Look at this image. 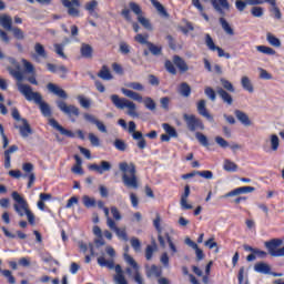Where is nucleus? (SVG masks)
Wrapping results in <instances>:
<instances>
[{
    "mask_svg": "<svg viewBox=\"0 0 284 284\" xmlns=\"http://www.w3.org/2000/svg\"><path fill=\"white\" fill-rule=\"evenodd\" d=\"M18 91L28 101H33L36 105H39L41 114L47 118L52 116V109L48 102L43 101V97L39 92L32 91V87L29 84L18 83Z\"/></svg>",
    "mask_w": 284,
    "mask_h": 284,
    "instance_id": "obj_1",
    "label": "nucleus"
},
{
    "mask_svg": "<svg viewBox=\"0 0 284 284\" xmlns=\"http://www.w3.org/2000/svg\"><path fill=\"white\" fill-rule=\"evenodd\" d=\"M119 169L122 172V182L124 183L125 187L138 190L139 179L136 178V166L134 163L128 164V162H121L119 164Z\"/></svg>",
    "mask_w": 284,
    "mask_h": 284,
    "instance_id": "obj_2",
    "label": "nucleus"
},
{
    "mask_svg": "<svg viewBox=\"0 0 284 284\" xmlns=\"http://www.w3.org/2000/svg\"><path fill=\"white\" fill-rule=\"evenodd\" d=\"M13 201L16 202L13 204V209L17 212V214L21 217L27 216L28 222L30 225H34V214L32 211H30V205L28 204V201L19 194V192L13 191L11 194Z\"/></svg>",
    "mask_w": 284,
    "mask_h": 284,
    "instance_id": "obj_3",
    "label": "nucleus"
},
{
    "mask_svg": "<svg viewBox=\"0 0 284 284\" xmlns=\"http://www.w3.org/2000/svg\"><path fill=\"white\" fill-rule=\"evenodd\" d=\"M111 102L118 110H125L126 108V114L131 116L132 119H139V112L136 111V103H134L132 100H128L125 98H120L116 94H112L110 97Z\"/></svg>",
    "mask_w": 284,
    "mask_h": 284,
    "instance_id": "obj_4",
    "label": "nucleus"
},
{
    "mask_svg": "<svg viewBox=\"0 0 284 284\" xmlns=\"http://www.w3.org/2000/svg\"><path fill=\"white\" fill-rule=\"evenodd\" d=\"M124 261L130 265L131 267H126L125 272L130 276H132L133 281L136 284H145V281L143 280V275H141V266H139V263L132 257L130 254L124 253Z\"/></svg>",
    "mask_w": 284,
    "mask_h": 284,
    "instance_id": "obj_5",
    "label": "nucleus"
},
{
    "mask_svg": "<svg viewBox=\"0 0 284 284\" xmlns=\"http://www.w3.org/2000/svg\"><path fill=\"white\" fill-rule=\"evenodd\" d=\"M220 83L222 88L217 87L216 93L219 94L220 99H222L223 103H226V105H232V103H234V99L229 92H236V89H234V84H232L230 80L224 78L220 79Z\"/></svg>",
    "mask_w": 284,
    "mask_h": 284,
    "instance_id": "obj_6",
    "label": "nucleus"
},
{
    "mask_svg": "<svg viewBox=\"0 0 284 284\" xmlns=\"http://www.w3.org/2000/svg\"><path fill=\"white\" fill-rule=\"evenodd\" d=\"M264 245L271 256H274V257L284 256V246L282 248H278L281 247V245H283V240L273 239L271 241L265 242Z\"/></svg>",
    "mask_w": 284,
    "mask_h": 284,
    "instance_id": "obj_7",
    "label": "nucleus"
},
{
    "mask_svg": "<svg viewBox=\"0 0 284 284\" xmlns=\"http://www.w3.org/2000/svg\"><path fill=\"white\" fill-rule=\"evenodd\" d=\"M106 254L110 255L111 258L105 260L104 256H100L98 257V265H100V267H108L109 270L116 271L118 265L114 266V257L116 256V252L111 246H108Z\"/></svg>",
    "mask_w": 284,
    "mask_h": 284,
    "instance_id": "obj_8",
    "label": "nucleus"
},
{
    "mask_svg": "<svg viewBox=\"0 0 284 284\" xmlns=\"http://www.w3.org/2000/svg\"><path fill=\"white\" fill-rule=\"evenodd\" d=\"M130 8L134 14L138 17L139 23L145 28V30H152V23H150V20L143 16V11L141 10V7L134 2L130 3Z\"/></svg>",
    "mask_w": 284,
    "mask_h": 284,
    "instance_id": "obj_9",
    "label": "nucleus"
},
{
    "mask_svg": "<svg viewBox=\"0 0 284 284\" xmlns=\"http://www.w3.org/2000/svg\"><path fill=\"white\" fill-rule=\"evenodd\" d=\"M205 44L206 48H209V50H211V52H217V57L220 58H225V59H231L230 53H225V51L220 48L216 47V44L214 43V40L212 39V36H210V33L205 34Z\"/></svg>",
    "mask_w": 284,
    "mask_h": 284,
    "instance_id": "obj_10",
    "label": "nucleus"
},
{
    "mask_svg": "<svg viewBox=\"0 0 284 284\" xmlns=\"http://www.w3.org/2000/svg\"><path fill=\"white\" fill-rule=\"evenodd\" d=\"M184 121L191 132L196 131L197 128H200V130H203L205 128L203 125V122L195 115L184 114Z\"/></svg>",
    "mask_w": 284,
    "mask_h": 284,
    "instance_id": "obj_11",
    "label": "nucleus"
},
{
    "mask_svg": "<svg viewBox=\"0 0 284 284\" xmlns=\"http://www.w3.org/2000/svg\"><path fill=\"white\" fill-rule=\"evenodd\" d=\"M57 105L60 111L63 112V114H67V116H79V108L72 104H68L64 101H57Z\"/></svg>",
    "mask_w": 284,
    "mask_h": 284,
    "instance_id": "obj_12",
    "label": "nucleus"
},
{
    "mask_svg": "<svg viewBox=\"0 0 284 284\" xmlns=\"http://www.w3.org/2000/svg\"><path fill=\"white\" fill-rule=\"evenodd\" d=\"M49 125H51V128H53L54 130H57L58 132H60V134H62L63 136H69V139H74L75 134L74 132L67 130L65 128H63L61 124H59V122L57 120H54L53 118L49 119Z\"/></svg>",
    "mask_w": 284,
    "mask_h": 284,
    "instance_id": "obj_13",
    "label": "nucleus"
},
{
    "mask_svg": "<svg viewBox=\"0 0 284 284\" xmlns=\"http://www.w3.org/2000/svg\"><path fill=\"white\" fill-rule=\"evenodd\" d=\"M34 52L32 53V60L37 61V63H41V59H48V52L45 51V48L43 44L37 42L34 44Z\"/></svg>",
    "mask_w": 284,
    "mask_h": 284,
    "instance_id": "obj_14",
    "label": "nucleus"
},
{
    "mask_svg": "<svg viewBox=\"0 0 284 284\" xmlns=\"http://www.w3.org/2000/svg\"><path fill=\"white\" fill-rule=\"evenodd\" d=\"M16 130H19L20 136L22 139H28L30 134H32V128L30 126V123H28V120L22 119L21 124H14Z\"/></svg>",
    "mask_w": 284,
    "mask_h": 284,
    "instance_id": "obj_15",
    "label": "nucleus"
},
{
    "mask_svg": "<svg viewBox=\"0 0 284 284\" xmlns=\"http://www.w3.org/2000/svg\"><path fill=\"white\" fill-rule=\"evenodd\" d=\"M206 101L205 100H200L196 104L197 108V112L201 116H203L204 119H207L210 121V123H214V116H212L210 114V112L207 111V106H206Z\"/></svg>",
    "mask_w": 284,
    "mask_h": 284,
    "instance_id": "obj_16",
    "label": "nucleus"
},
{
    "mask_svg": "<svg viewBox=\"0 0 284 284\" xmlns=\"http://www.w3.org/2000/svg\"><path fill=\"white\" fill-rule=\"evenodd\" d=\"M63 6L65 9H68V14H70V17H79V8H81V2L64 1Z\"/></svg>",
    "mask_w": 284,
    "mask_h": 284,
    "instance_id": "obj_17",
    "label": "nucleus"
},
{
    "mask_svg": "<svg viewBox=\"0 0 284 284\" xmlns=\"http://www.w3.org/2000/svg\"><path fill=\"white\" fill-rule=\"evenodd\" d=\"M89 170H93V172H98V174H103V172H110L112 170V164L108 161H101L99 164H91Z\"/></svg>",
    "mask_w": 284,
    "mask_h": 284,
    "instance_id": "obj_18",
    "label": "nucleus"
},
{
    "mask_svg": "<svg viewBox=\"0 0 284 284\" xmlns=\"http://www.w3.org/2000/svg\"><path fill=\"white\" fill-rule=\"evenodd\" d=\"M212 6L222 17L230 12V3L227 1H213Z\"/></svg>",
    "mask_w": 284,
    "mask_h": 284,
    "instance_id": "obj_19",
    "label": "nucleus"
},
{
    "mask_svg": "<svg viewBox=\"0 0 284 284\" xmlns=\"http://www.w3.org/2000/svg\"><path fill=\"white\" fill-rule=\"evenodd\" d=\"M113 281L115 284H128V280L125 278V273L121 265L118 264L115 267V275L113 276Z\"/></svg>",
    "mask_w": 284,
    "mask_h": 284,
    "instance_id": "obj_20",
    "label": "nucleus"
},
{
    "mask_svg": "<svg viewBox=\"0 0 284 284\" xmlns=\"http://www.w3.org/2000/svg\"><path fill=\"white\" fill-rule=\"evenodd\" d=\"M49 92H52V94H55V97H59L60 99H68V93H65V90L59 88L54 83H49L47 85Z\"/></svg>",
    "mask_w": 284,
    "mask_h": 284,
    "instance_id": "obj_21",
    "label": "nucleus"
},
{
    "mask_svg": "<svg viewBox=\"0 0 284 284\" xmlns=\"http://www.w3.org/2000/svg\"><path fill=\"white\" fill-rule=\"evenodd\" d=\"M237 121H240V123H242V125H245L246 128H250V125H252V120H250V116L247 115V113L241 111V110H235L234 112Z\"/></svg>",
    "mask_w": 284,
    "mask_h": 284,
    "instance_id": "obj_22",
    "label": "nucleus"
},
{
    "mask_svg": "<svg viewBox=\"0 0 284 284\" xmlns=\"http://www.w3.org/2000/svg\"><path fill=\"white\" fill-rule=\"evenodd\" d=\"M173 63L174 65H176L180 72H187V70H190V67H187V63L185 62V60H183V58L179 55L173 57Z\"/></svg>",
    "mask_w": 284,
    "mask_h": 284,
    "instance_id": "obj_23",
    "label": "nucleus"
},
{
    "mask_svg": "<svg viewBox=\"0 0 284 284\" xmlns=\"http://www.w3.org/2000/svg\"><path fill=\"white\" fill-rule=\"evenodd\" d=\"M84 8L91 17H95V19L99 18V13L97 12V10L99 9V2L97 1L87 2Z\"/></svg>",
    "mask_w": 284,
    "mask_h": 284,
    "instance_id": "obj_24",
    "label": "nucleus"
},
{
    "mask_svg": "<svg viewBox=\"0 0 284 284\" xmlns=\"http://www.w3.org/2000/svg\"><path fill=\"white\" fill-rule=\"evenodd\" d=\"M241 85L246 92H250L251 94L252 92H254V84H252V80L250 79V77L243 75L241 78Z\"/></svg>",
    "mask_w": 284,
    "mask_h": 284,
    "instance_id": "obj_25",
    "label": "nucleus"
},
{
    "mask_svg": "<svg viewBox=\"0 0 284 284\" xmlns=\"http://www.w3.org/2000/svg\"><path fill=\"white\" fill-rule=\"evenodd\" d=\"M220 26L229 37H234V29L230 26V22L225 18H220Z\"/></svg>",
    "mask_w": 284,
    "mask_h": 284,
    "instance_id": "obj_26",
    "label": "nucleus"
},
{
    "mask_svg": "<svg viewBox=\"0 0 284 284\" xmlns=\"http://www.w3.org/2000/svg\"><path fill=\"white\" fill-rule=\"evenodd\" d=\"M0 26H2L4 30H12V18L8 14L0 16Z\"/></svg>",
    "mask_w": 284,
    "mask_h": 284,
    "instance_id": "obj_27",
    "label": "nucleus"
},
{
    "mask_svg": "<svg viewBox=\"0 0 284 284\" xmlns=\"http://www.w3.org/2000/svg\"><path fill=\"white\" fill-rule=\"evenodd\" d=\"M134 141H138V148L140 150H145L148 148V142L145 141V138H143V133L136 132L133 133Z\"/></svg>",
    "mask_w": 284,
    "mask_h": 284,
    "instance_id": "obj_28",
    "label": "nucleus"
},
{
    "mask_svg": "<svg viewBox=\"0 0 284 284\" xmlns=\"http://www.w3.org/2000/svg\"><path fill=\"white\" fill-rule=\"evenodd\" d=\"M254 271L258 274H270L272 268L267 265V263L260 262L254 265Z\"/></svg>",
    "mask_w": 284,
    "mask_h": 284,
    "instance_id": "obj_29",
    "label": "nucleus"
},
{
    "mask_svg": "<svg viewBox=\"0 0 284 284\" xmlns=\"http://www.w3.org/2000/svg\"><path fill=\"white\" fill-rule=\"evenodd\" d=\"M270 145L272 152H278V148H281V139L276 134L270 135Z\"/></svg>",
    "mask_w": 284,
    "mask_h": 284,
    "instance_id": "obj_30",
    "label": "nucleus"
},
{
    "mask_svg": "<svg viewBox=\"0 0 284 284\" xmlns=\"http://www.w3.org/2000/svg\"><path fill=\"white\" fill-rule=\"evenodd\" d=\"M223 170H225V172H236L239 170V165L232 162V160L225 159L223 163Z\"/></svg>",
    "mask_w": 284,
    "mask_h": 284,
    "instance_id": "obj_31",
    "label": "nucleus"
},
{
    "mask_svg": "<svg viewBox=\"0 0 284 284\" xmlns=\"http://www.w3.org/2000/svg\"><path fill=\"white\" fill-rule=\"evenodd\" d=\"M98 77H100V79H103V81H112V73H110V69H108L106 65L102 67V69L98 73Z\"/></svg>",
    "mask_w": 284,
    "mask_h": 284,
    "instance_id": "obj_32",
    "label": "nucleus"
},
{
    "mask_svg": "<svg viewBox=\"0 0 284 284\" xmlns=\"http://www.w3.org/2000/svg\"><path fill=\"white\" fill-rule=\"evenodd\" d=\"M179 92L182 97H190L192 94V88H190V84L187 82H182L179 88Z\"/></svg>",
    "mask_w": 284,
    "mask_h": 284,
    "instance_id": "obj_33",
    "label": "nucleus"
},
{
    "mask_svg": "<svg viewBox=\"0 0 284 284\" xmlns=\"http://www.w3.org/2000/svg\"><path fill=\"white\" fill-rule=\"evenodd\" d=\"M80 52L84 59H92V48L90 44L83 43L81 45Z\"/></svg>",
    "mask_w": 284,
    "mask_h": 284,
    "instance_id": "obj_34",
    "label": "nucleus"
},
{
    "mask_svg": "<svg viewBox=\"0 0 284 284\" xmlns=\"http://www.w3.org/2000/svg\"><path fill=\"white\" fill-rule=\"evenodd\" d=\"M270 3L272 17H274V19H282L283 16L281 14V9H278V6H276V1H271Z\"/></svg>",
    "mask_w": 284,
    "mask_h": 284,
    "instance_id": "obj_35",
    "label": "nucleus"
},
{
    "mask_svg": "<svg viewBox=\"0 0 284 284\" xmlns=\"http://www.w3.org/2000/svg\"><path fill=\"white\" fill-rule=\"evenodd\" d=\"M148 278H152V276H155L159 278L161 276V268L156 265H152L151 268L146 271Z\"/></svg>",
    "mask_w": 284,
    "mask_h": 284,
    "instance_id": "obj_36",
    "label": "nucleus"
},
{
    "mask_svg": "<svg viewBox=\"0 0 284 284\" xmlns=\"http://www.w3.org/2000/svg\"><path fill=\"white\" fill-rule=\"evenodd\" d=\"M9 74H11V77L17 79V81H18L17 85L18 87H19V83H22V81H23V73H21V71H19V69L9 68Z\"/></svg>",
    "mask_w": 284,
    "mask_h": 284,
    "instance_id": "obj_37",
    "label": "nucleus"
},
{
    "mask_svg": "<svg viewBox=\"0 0 284 284\" xmlns=\"http://www.w3.org/2000/svg\"><path fill=\"white\" fill-rule=\"evenodd\" d=\"M162 128L172 139H176V136H179V133H176V129H174L172 125L164 123L162 124Z\"/></svg>",
    "mask_w": 284,
    "mask_h": 284,
    "instance_id": "obj_38",
    "label": "nucleus"
},
{
    "mask_svg": "<svg viewBox=\"0 0 284 284\" xmlns=\"http://www.w3.org/2000/svg\"><path fill=\"white\" fill-rule=\"evenodd\" d=\"M125 88H129L130 90H135V92H143V90H145V87L141 84V82H128L125 84Z\"/></svg>",
    "mask_w": 284,
    "mask_h": 284,
    "instance_id": "obj_39",
    "label": "nucleus"
},
{
    "mask_svg": "<svg viewBox=\"0 0 284 284\" xmlns=\"http://www.w3.org/2000/svg\"><path fill=\"white\" fill-rule=\"evenodd\" d=\"M82 203L85 207H97V200L89 195L82 196Z\"/></svg>",
    "mask_w": 284,
    "mask_h": 284,
    "instance_id": "obj_40",
    "label": "nucleus"
},
{
    "mask_svg": "<svg viewBox=\"0 0 284 284\" xmlns=\"http://www.w3.org/2000/svg\"><path fill=\"white\" fill-rule=\"evenodd\" d=\"M266 40H267L268 43H270L271 45H273L274 48H281V40H278V38H276L274 34L267 33Z\"/></svg>",
    "mask_w": 284,
    "mask_h": 284,
    "instance_id": "obj_41",
    "label": "nucleus"
},
{
    "mask_svg": "<svg viewBox=\"0 0 284 284\" xmlns=\"http://www.w3.org/2000/svg\"><path fill=\"white\" fill-rule=\"evenodd\" d=\"M257 52H261L262 54H268V55H274L276 54V51L270 47L265 45H257L256 47Z\"/></svg>",
    "mask_w": 284,
    "mask_h": 284,
    "instance_id": "obj_42",
    "label": "nucleus"
},
{
    "mask_svg": "<svg viewBox=\"0 0 284 284\" xmlns=\"http://www.w3.org/2000/svg\"><path fill=\"white\" fill-rule=\"evenodd\" d=\"M195 139H197L199 143L203 145L204 148H207L210 145V142L207 141V136L201 132L195 133Z\"/></svg>",
    "mask_w": 284,
    "mask_h": 284,
    "instance_id": "obj_43",
    "label": "nucleus"
},
{
    "mask_svg": "<svg viewBox=\"0 0 284 284\" xmlns=\"http://www.w3.org/2000/svg\"><path fill=\"white\" fill-rule=\"evenodd\" d=\"M142 103H144L145 108L148 110L154 111L156 110V102H154V100L150 97L145 98Z\"/></svg>",
    "mask_w": 284,
    "mask_h": 284,
    "instance_id": "obj_44",
    "label": "nucleus"
},
{
    "mask_svg": "<svg viewBox=\"0 0 284 284\" xmlns=\"http://www.w3.org/2000/svg\"><path fill=\"white\" fill-rule=\"evenodd\" d=\"M115 150H119L120 152H125V150H128V144L125 143V141L116 139L113 143Z\"/></svg>",
    "mask_w": 284,
    "mask_h": 284,
    "instance_id": "obj_45",
    "label": "nucleus"
},
{
    "mask_svg": "<svg viewBox=\"0 0 284 284\" xmlns=\"http://www.w3.org/2000/svg\"><path fill=\"white\" fill-rule=\"evenodd\" d=\"M22 65L27 74H34V65L30 61L22 59Z\"/></svg>",
    "mask_w": 284,
    "mask_h": 284,
    "instance_id": "obj_46",
    "label": "nucleus"
},
{
    "mask_svg": "<svg viewBox=\"0 0 284 284\" xmlns=\"http://www.w3.org/2000/svg\"><path fill=\"white\" fill-rule=\"evenodd\" d=\"M156 251V244L148 245L145 250V258L146 261H152V256L154 252Z\"/></svg>",
    "mask_w": 284,
    "mask_h": 284,
    "instance_id": "obj_47",
    "label": "nucleus"
},
{
    "mask_svg": "<svg viewBox=\"0 0 284 284\" xmlns=\"http://www.w3.org/2000/svg\"><path fill=\"white\" fill-rule=\"evenodd\" d=\"M152 3L154 6V8L158 10L159 14H161V17H168V11H165V7H163V4H161V2L153 1Z\"/></svg>",
    "mask_w": 284,
    "mask_h": 284,
    "instance_id": "obj_48",
    "label": "nucleus"
},
{
    "mask_svg": "<svg viewBox=\"0 0 284 284\" xmlns=\"http://www.w3.org/2000/svg\"><path fill=\"white\" fill-rule=\"evenodd\" d=\"M78 101H79L80 105L85 109H88V108H90V105H92V101H90V99H88L83 95H78Z\"/></svg>",
    "mask_w": 284,
    "mask_h": 284,
    "instance_id": "obj_49",
    "label": "nucleus"
},
{
    "mask_svg": "<svg viewBox=\"0 0 284 284\" xmlns=\"http://www.w3.org/2000/svg\"><path fill=\"white\" fill-rule=\"evenodd\" d=\"M204 93L211 101H216V92L214 89H212V87H206L204 89Z\"/></svg>",
    "mask_w": 284,
    "mask_h": 284,
    "instance_id": "obj_50",
    "label": "nucleus"
},
{
    "mask_svg": "<svg viewBox=\"0 0 284 284\" xmlns=\"http://www.w3.org/2000/svg\"><path fill=\"white\" fill-rule=\"evenodd\" d=\"M63 48H65V44H59L55 43L54 44V52L60 55L62 59H68V57L65 55V53L63 52Z\"/></svg>",
    "mask_w": 284,
    "mask_h": 284,
    "instance_id": "obj_51",
    "label": "nucleus"
},
{
    "mask_svg": "<svg viewBox=\"0 0 284 284\" xmlns=\"http://www.w3.org/2000/svg\"><path fill=\"white\" fill-rule=\"evenodd\" d=\"M114 232L118 239H120L121 241H128V233L125 232V229L118 227Z\"/></svg>",
    "mask_w": 284,
    "mask_h": 284,
    "instance_id": "obj_52",
    "label": "nucleus"
},
{
    "mask_svg": "<svg viewBox=\"0 0 284 284\" xmlns=\"http://www.w3.org/2000/svg\"><path fill=\"white\" fill-rule=\"evenodd\" d=\"M2 275L4 276V278H8V283L10 284L17 283V280L14 278V276H12V272L10 270L2 271Z\"/></svg>",
    "mask_w": 284,
    "mask_h": 284,
    "instance_id": "obj_53",
    "label": "nucleus"
},
{
    "mask_svg": "<svg viewBox=\"0 0 284 284\" xmlns=\"http://www.w3.org/2000/svg\"><path fill=\"white\" fill-rule=\"evenodd\" d=\"M148 48L151 53H153L155 57L161 54V47L155 45L154 43L150 42L148 43Z\"/></svg>",
    "mask_w": 284,
    "mask_h": 284,
    "instance_id": "obj_54",
    "label": "nucleus"
},
{
    "mask_svg": "<svg viewBox=\"0 0 284 284\" xmlns=\"http://www.w3.org/2000/svg\"><path fill=\"white\" fill-rule=\"evenodd\" d=\"M258 72H260V79H264V81H270L272 79V74H270L267 70L263 68H258Z\"/></svg>",
    "mask_w": 284,
    "mask_h": 284,
    "instance_id": "obj_55",
    "label": "nucleus"
},
{
    "mask_svg": "<svg viewBox=\"0 0 284 284\" xmlns=\"http://www.w3.org/2000/svg\"><path fill=\"white\" fill-rule=\"evenodd\" d=\"M197 176H202V179L212 180L214 179V173H212V171H197Z\"/></svg>",
    "mask_w": 284,
    "mask_h": 284,
    "instance_id": "obj_56",
    "label": "nucleus"
},
{
    "mask_svg": "<svg viewBox=\"0 0 284 284\" xmlns=\"http://www.w3.org/2000/svg\"><path fill=\"white\" fill-rule=\"evenodd\" d=\"M131 247H133V250L135 252H141V241H139V239H136V237H132L131 239Z\"/></svg>",
    "mask_w": 284,
    "mask_h": 284,
    "instance_id": "obj_57",
    "label": "nucleus"
},
{
    "mask_svg": "<svg viewBox=\"0 0 284 284\" xmlns=\"http://www.w3.org/2000/svg\"><path fill=\"white\" fill-rule=\"evenodd\" d=\"M9 32H13V36L16 37V39H24V34L23 31L19 28H11V30H9Z\"/></svg>",
    "mask_w": 284,
    "mask_h": 284,
    "instance_id": "obj_58",
    "label": "nucleus"
},
{
    "mask_svg": "<svg viewBox=\"0 0 284 284\" xmlns=\"http://www.w3.org/2000/svg\"><path fill=\"white\" fill-rule=\"evenodd\" d=\"M89 141L94 148H99L101 145L100 140L94 133H89Z\"/></svg>",
    "mask_w": 284,
    "mask_h": 284,
    "instance_id": "obj_59",
    "label": "nucleus"
},
{
    "mask_svg": "<svg viewBox=\"0 0 284 284\" xmlns=\"http://www.w3.org/2000/svg\"><path fill=\"white\" fill-rule=\"evenodd\" d=\"M165 69L168 70V72H170V74H176V68L174 67V63H172V61H165Z\"/></svg>",
    "mask_w": 284,
    "mask_h": 284,
    "instance_id": "obj_60",
    "label": "nucleus"
},
{
    "mask_svg": "<svg viewBox=\"0 0 284 284\" xmlns=\"http://www.w3.org/2000/svg\"><path fill=\"white\" fill-rule=\"evenodd\" d=\"M83 116L89 123H92L93 125H97V123H99V119H97V116H94L93 114L84 113Z\"/></svg>",
    "mask_w": 284,
    "mask_h": 284,
    "instance_id": "obj_61",
    "label": "nucleus"
},
{
    "mask_svg": "<svg viewBox=\"0 0 284 284\" xmlns=\"http://www.w3.org/2000/svg\"><path fill=\"white\" fill-rule=\"evenodd\" d=\"M215 143H217V145H220V148H230V143L221 136L215 138Z\"/></svg>",
    "mask_w": 284,
    "mask_h": 284,
    "instance_id": "obj_62",
    "label": "nucleus"
},
{
    "mask_svg": "<svg viewBox=\"0 0 284 284\" xmlns=\"http://www.w3.org/2000/svg\"><path fill=\"white\" fill-rule=\"evenodd\" d=\"M251 13L253 14V17L261 18L263 16V8H261V7H253L251 9Z\"/></svg>",
    "mask_w": 284,
    "mask_h": 284,
    "instance_id": "obj_63",
    "label": "nucleus"
},
{
    "mask_svg": "<svg viewBox=\"0 0 284 284\" xmlns=\"http://www.w3.org/2000/svg\"><path fill=\"white\" fill-rule=\"evenodd\" d=\"M180 205L182 207V210H192V204L187 203V197H181L180 200Z\"/></svg>",
    "mask_w": 284,
    "mask_h": 284,
    "instance_id": "obj_64",
    "label": "nucleus"
}]
</instances>
